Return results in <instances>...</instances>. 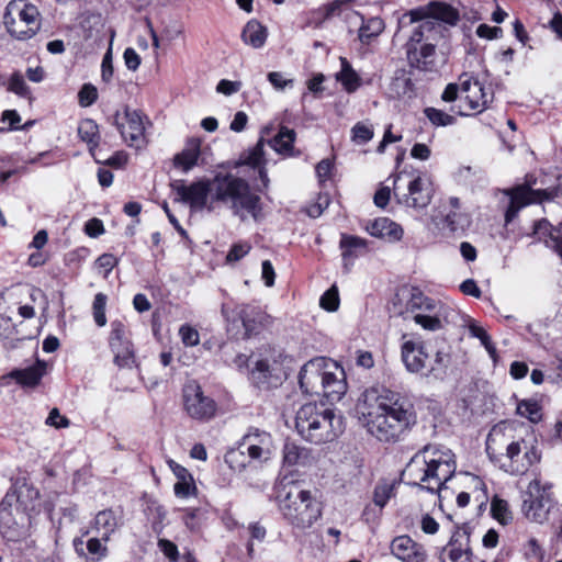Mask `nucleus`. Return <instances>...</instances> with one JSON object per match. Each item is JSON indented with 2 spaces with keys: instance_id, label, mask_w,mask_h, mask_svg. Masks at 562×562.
Segmentation results:
<instances>
[{
  "instance_id": "30",
  "label": "nucleus",
  "mask_w": 562,
  "mask_h": 562,
  "mask_svg": "<svg viewBox=\"0 0 562 562\" xmlns=\"http://www.w3.org/2000/svg\"><path fill=\"white\" fill-rule=\"evenodd\" d=\"M168 465L175 476L178 479V482L173 486L176 496L186 498L194 495L196 492V486L192 474L184 467L180 465L173 460H169Z\"/></svg>"
},
{
  "instance_id": "29",
  "label": "nucleus",
  "mask_w": 562,
  "mask_h": 562,
  "mask_svg": "<svg viewBox=\"0 0 562 562\" xmlns=\"http://www.w3.org/2000/svg\"><path fill=\"white\" fill-rule=\"evenodd\" d=\"M201 156V139L191 137L187 140L184 148L173 158V165L188 172L198 165Z\"/></svg>"
},
{
  "instance_id": "11",
  "label": "nucleus",
  "mask_w": 562,
  "mask_h": 562,
  "mask_svg": "<svg viewBox=\"0 0 562 562\" xmlns=\"http://www.w3.org/2000/svg\"><path fill=\"white\" fill-rule=\"evenodd\" d=\"M182 406L186 414L198 422H209L217 412L216 402L206 395L195 380L188 381L182 387Z\"/></svg>"
},
{
  "instance_id": "39",
  "label": "nucleus",
  "mask_w": 562,
  "mask_h": 562,
  "mask_svg": "<svg viewBox=\"0 0 562 562\" xmlns=\"http://www.w3.org/2000/svg\"><path fill=\"white\" fill-rule=\"evenodd\" d=\"M295 140L294 130L282 126L278 134L268 142L271 148L282 155H291Z\"/></svg>"
},
{
  "instance_id": "10",
  "label": "nucleus",
  "mask_w": 562,
  "mask_h": 562,
  "mask_svg": "<svg viewBox=\"0 0 562 562\" xmlns=\"http://www.w3.org/2000/svg\"><path fill=\"white\" fill-rule=\"evenodd\" d=\"M170 188L177 194L175 202L188 204L193 211L214 210L212 179L202 178L190 184H186L183 180H176L170 183Z\"/></svg>"
},
{
  "instance_id": "13",
  "label": "nucleus",
  "mask_w": 562,
  "mask_h": 562,
  "mask_svg": "<svg viewBox=\"0 0 562 562\" xmlns=\"http://www.w3.org/2000/svg\"><path fill=\"white\" fill-rule=\"evenodd\" d=\"M462 93L461 104L458 106L460 115H468L469 111L482 112L493 101V92L477 80L467 74L459 78Z\"/></svg>"
},
{
  "instance_id": "43",
  "label": "nucleus",
  "mask_w": 562,
  "mask_h": 562,
  "mask_svg": "<svg viewBox=\"0 0 562 562\" xmlns=\"http://www.w3.org/2000/svg\"><path fill=\"white\" fill-rule=\"evenodd\" d=\"M307 458V450L294 442H286L283 448V462L290 467L302 464Z\"/></svg>"
},
{
  "instance_id": "47",
  "label": "nucleus",
  "mask_w": 562,
  "mask_h": 562,
  "mask_svg": "<svg viewBox=\"0 0 562 562\" xmlns=\"http://www.w3.org/2000/svg\"><path fill=\"white\" fill-rule=\"evenodd\" d=\"M8 90L20 95L29 97L31 91L21 72L15 71L8 81Z\"/></svg>"
},
{
  "instance_id": "48",
  "label": "nucleus",
  "mask_w": 562,
  "mask_h": 562,
  "mask_svg": "<svg viewBox=\"0 0 562 562\" xmlns=\"http://www.w3.org/2000/svg\"><path fill=\"white\" fill-rule=\"evenodd\" d=\"M322 308L328 312H335L339 307V294L336 285L330 286L319 300Z\"/></svg>"
},
{
  "instance_id": "31",
  "label": "nucleus",
  "mask_w": 562,
  "mask_h": 562,
  "mask_svg": "<svg viewBox=\"0 0 562 562\" xmlns=\"http://www.w3.org/2000/svg\"><path fill=\"white\" fill-rule=\"evenodd\" d=\"M46 373V362L37 360L35 364L21 370H13L10 376L23 386L33 387Z\"/></svg>"
},
{
  "instance_id": "6",
  "label": "nucleus",
  "mask_w": 562,
  "mask_h": 562,
  "mask_svg": "<svg viewBox=\"0 0 562 562\" xmlns=\"http://www.w3.org/2000/svg\"><path fill=\"white\" fill-rule=\"evenodd\" d=\"M335 372L328 371V361L317 357L306 362L299 374L301 390L306 394H322L334 403L341 400L347 392L345 372L336 363Z\"/></svg>"
},
{
  "instance_id": "18",
  "label": "nucleus",
  "mask_w": 562,
  "mask_h": 562,
  "mask_svg": "<svg viewBox=\"0 0 562 562\" xmlns=\"http://www.w3.org/2000/svg\"><path fill=\"white\" fill-rule=\"evenodd\" d=\"M411 27L409 35L405 43V53L420 46L429 41H440L442 36V26L438 22L422 18L405 26ZM404 30V27L402 29Z\"/></svg>"
},
{
  "instance_id": "59",
  "label": "nucleus",
  "mask_w": 562,
  "mask_h": 562,
  "mask_svg": "<svg viewBox=\"0 0 562 562\" xmlns=\"http://www.w3.org/2000/svg\"><path fill=\"white\" fill-rule=\"evenodd\" d=\"M327 20L328 18L325 15L322 8L319 7L318 9L313 10L308 13L305 26L319 29Z\"/></svg>"
},
{
  "instance_id": "23",
  "label": "nucleus",
  "mask_w": 562,
  "mask_h": 562,
  "mask_svg": "<svg viewBox=\"0 0 562 562\" xmlns=\"http://www.w3.org/2000/svg\"><path fill=\"white\" fill-rule=\"evenodd\" d=\"M88 535L89 530H86L81 537L75 538L72 541L74 549L86 562H98L106 557L108 548L102 538L92 537L85 541L83 538Z\"/></svg>"
},
{
  "instance_id": "42",
  "label": "nucleus",
  "mask_w": 562,
  "mask_h": 562,
  "mask_svg": "<svg viewBox=\"0 0 562 562\" xmlns=\"http://www.w3.org/2000/svg\"><path fill=\"white\" fill-rule=\"evenodd\" d=\"M517 414L535 424L542 418L541 406L536 400L520 401L517 404Z\"/></svg>"
},
{
  "instance_id": "16",
  "label": "nucleus",
  "mask_w": 562,
  "mask_h": 562,
  "mask_svg": "<svg viewBox=\"0 0 562 562\" xmlns=\"http://www.w3.org/2000/svg\"><path fill=\"white\" fill-rule=\"evenodd\" d=\"M239 443L241 450L247 452L249 461L259 463L268 461L274 449L271 435L258 428H249Z\"/></svg>"
},
{
  "instance_id": "64",
  "label": "nucleus",
  "mask_w": 562,
  "mask_h": 562,
  "mask_svg": "<svg viewBox=\"0 0 562 562\" xmlns=\"http://www.w3.org/2000/svg\"><path fill=\"white\" fill-rule=\"evenodd\" d=\"M158 547L168 559L177 561L179 553L178 548L173 542L167 539H160L158 541Z\"/></svg>"
},
{
  "instance_id": "2",
  "label": "nucleus",
  "mask_w": 562,
  "mask_h": 562,
  "mask_svg": "<svg viewBox=\"0 0 562 562\" xmlns=\"http://www.w3.org/2000/svg\"><path fill=\"white\" fill-rule=\"evenodd\" d=\"M457 469L451 450L436 446H426L407 464L404 474L409 484L430 493H439L453 476Z\"/></svg>"
},
{
  "instance_id": "28",
  "label": "nucleus",
  "mask_w": 562,
  "mask_h": 562,
  "mask_svg": "<svg viewBox=\"0 0 562 562\" xmlns=\"http://www.w3.org/2000/svg\"><path fill=\"white\" fill-rule=\"evenodd\" d=\"M428 355L419 342L407 340L402 345V360L412 373H418L426 368Z\"/></svg>"
},
{
  "instance_id": "7",
  "label": "nucleus",
  "mask_w": 562,
  "mask_h": 562,
  "mask_svg": "<svg viewBox=\"0 0 562 562\" xmlns=\"http://www.w3.org/2000/svg\"><path fill=\"white\" fill-rule=\"evenodd\" d=\"M537 447L533 443V437L530 438L515 437L513 435V428L507 426L494 427L486 439V452L491 459H494L503 454L508 459L509 463L506 471L514 475L525 474L529 470V463L526 461L518 462L517 456L525 453L526 450H536Z\"/></svg>"
},
{
  "instance_id": "38",
  "label": "nucleus",
  "mask_w": 562,
  "mask_h": 562,
  "mask_svg": "<svg viewBox=\"0 0 562 562\" xmlns=\"http://www.w3.org/2000/svg\"><path fill=\"white\" fill-rule=\"evenodd\" d=\"M339 61L341 69L336 75V79L342 85L347 92H355L360 87V77L346 57H340Z\"/></svg>"
},
{
  "instance_id": "44",
  "label": "nucleus",
  "mask_w": 562,
  "mask_h": 562,
  "mask_svg": "<svg viewBox=\"0 0 562 562\" xmlns=\"http://www.w3.org/2000/svg\"><path fill=\"white\" fill-rule=\"evenodd\" d=\"M491 513L502 525H507L513 519L508 503L497 496L492 499Z\"/></svg>"
},
{
  "instance_id": "3",
  "label": "nucleus",
  "mask_w": 562,
  "mask_h": 562,
  "mask_svg": "<svg viewBox=\"0 0 562 562\" xmlns=\"http://www.w3.org/2000/svg\"><path fill=\"white\" fill-rule=\"evenodd\" d=\"M276 497L283 519L294 529H308L322 517L321 503L299 482L284 477L277 486Z\"/></svg>"
},
{
  "instance_id": "37",
  "label": "nucleus",
  "mask_w": 562,
  "mask_h": 562,
  "mask_svg": "<svg viewBox=\"0 0 562 562\" xmlns=\"http://www.w3.org/2000/svg\"><path fill=\"white\" fill-rule=\"evenodd\" d=\"M389 89L394 98L411 97L414 91V83L406 70L398 69L395 71Z\"/></svg>"
},
{
  "instance_id": "57",
  "label": "nucleus",
  "mask_w": 562,
  "mask_h": 562,
  "mask_svg": "<svg viewBox=\"0 0 562 562\" xmlns=\"http://www.w3.org/2000/svg\"><path fill=\"white\" fill-rule=\"evenodd\" d=\"M373 137V131L371 127L362 124L357 123L352 127V140H355L358 144H364L368 143Z\"/></svg>"
},
{
  "instance_id": "25",
  "label": "nucleus",
  "mask_w": 562,
  "mask_h": 562,
  "mask_svg": "<svg viewBox=\"0 0 562 562\" xmlns=\"http://www.w3.org/2000/svg\"><path fill=\"white\" fill-rule=\"evenodd\" d=\"M407 312L412 313L413 316L416 314L430 315L435 313H440L445 311H450L451 308L441 302H438L427 295H425L418 289H413L411 292V296L406 303Z\"/></svg>"
},
{
  "instance_id": "50",
  "label": "nucleus",
  "mask_w": 562,
  "mask_h": 562,
  "mask_svg": "<svg viewBox=\"0 0 562 562\" xmlns=\"http://www.w3.org/2000/svg\"><path fill=\"white\" fill-rule=\"evenodd\" d=\"M450 363V357L448 353L438 351L435 356L434 364L430 367L429 372L435 378H442L446 374L447 368Z\"/></svg>"
},
{
  "instance_id": "36",
  "label": "nucleus",
  "mask_w": 562,
  "mask_h": 562,
  "mask_svg": "<svg viewBox=\"0 0 562 562\" xmlns=\"http://www.w3.org/2000/svg\"><path fill=\"white\" fill-rule=\"evenodd\" d=\"M360 18L362 23L358 31V38L362 44L369 45L384 31L385 24L379 16L370 18L368 20H364L362 15H360Z\"/></svg>"
},
{
  "instance_id": "8",
  "label": "nucleus",
  "mask_w": 562,
  "mask_h": 562,
  "mask_svg": "<svg viewBox=\"0 0 562 562\" xmlns=\"http://www.w3.org/2000/svg\"><path fill=\"white\" fill-rule=\"evenodd\" d=\"M3 24L13 38L25 41L40 30V12L26 0H11L5 7Z\"/></svg>"
},
{
  "instance_id": "60",
  "label": "nucleus",
  "mask_w": 562,
  "mask_h": 562,
  "mask_svg": "<svg viewBox=\"0 0 562 562\" xmlns=\"http://www.w3.org/2000/svg\"><path fill=\"white\" fill-rule=\"evenodd\" d=\"M476 35L481 38L494 40L503 35V30L498 26H490L487 24H480L476 29Z\"/></svg>"
},
{
  "instance_id": "26",
  "label": "nucleus",
  "mask_w": 562,
  "mask_h": 562,
  "mask_svg": "<svg viewBox=\"0 0 562 562\" xmlns=\"http://www.w3.org/2000/svg\"><path fill=\"white\" fill-rule=\"evenodd\" d=\"M438 42L439 41H429L406 52L411 66L424 71L432 70L435 67L436 46Z\"/></svg>"
},
{
  "instance_id": "14",
  "label": "nucleus",
  "mask_w": 562,
  "mask_h": 562,
  "mask_svg": "<svg viewBox=\"0 0 562 562\" xmlns=\"http://www.w3.org/2000/svg\"><path fill=\"white\" fill-rule=\"evenodd\" d=\"M422 18L434 20L439 24L440 22H445L447 24L454 25L459 21V12L450 4L430 2L425 8H417L404 13L398 19V27L403 29L407 24H411L416 20H420Z\"/></svg>"
},
{
  "instance_id": "52",
  "label": "nucleus",
  "mask_w": 562,
  "mask_h": 562,
  "mask_svg": "<svg viewBox=\"0 0 562 562\" xmlns=\"http://www.w3.org/2000/svg\"><path fill=\"white\" fill-rule=\"evenodd\" d=\"M105 303L106 296L103 293H98L93 301V316L98 326H104L106 323L105 317Z\"/></svg>"
},
{
  "instance_id": "1",
  "label": "nucleus",
  "mask_w": 562,
  "mask_h": 562,
  "mask_svg": "<svg viewBox=\"0 0 562 562\" xmlns=\"http://www.w3.org/2000/svg\"><path fill=\"white\" fill-rule=\"evenodd\" d=\"M361 414L367 430L382 442H396L416 424L413 402L386 387H370L362 394Z\"/></svg>"
},
{
  "instance_id": "41",
  "label": "nucleus",
  "mask_w": 562,
  "mask_h": 562,
  "mask_svg": "<svg viewBox=\"0 0 562 562\" xmlns=\"http://www.w3.org/2000/svg\"><path fill=\"white\" fill-rule=\"evenodd\" d=\"M225 462L229 465L231 469L235 471H243L254 461H249L247 452L241 450V446L238 442L237 448L231 449L226 452Z\"/></svg>"
},
{
  "instance_id": "17",
  "label": "nucleus",
  "mask_w": 562,
  "mask_h": 562,
  "mask_svg": "<svg viewBox=\"0 0 562 562\" xmlns=\"http://www.w3.org/2000/svg\"><path fill=\"white\" fill-rule=\"evenodd\" d=\"M109 345L114 353L115 364L120 368H132L135 363L134 349L127 337V330L121 321L111 323Z\"/></svg>"
},
{
  "instance_id": "46",
  "label": "nucleus",
  "mask_w": 562,
  "mask_h": 562,
  "mask_svg": "<svg viewBox=\"0 0 562 562\" xmlns=\"http://www.w3.org/2000/svg\"><path fill=\"white\" fill-rule=\"evenodd\" d=\"M424 113L427 119L436 126H448L454 124L456 122L454 116L435 108H426Z\"/></svg>"
},
{
  "instance_id": "33",
  "label": "nucleus",
  "mask_w": 562,
  "mask_h": 562,
  "mask_svg": "<svg viewBox=\"0 0 562 562\" xmlns=\"http://www.w3.org/2000/svg\"><path fill=\"white\" fill-rule=\"evenodd\" d=\"M267 37V27L255 19L248 21L241 32L243 42L254 48H261L265 45Z\"/></svg>"
},
{
  "instance_id": "54",
  "label": "nucleus",
  "mask_w": 562,
  "mask_h": 562,
  "mask_svg": "<svg viewBox=\"0 0 562 562\" xmlns=\"http://www.w3.org/2000/svg\"><path fill=\"white\" fill-rule=\"evenodd\" d=\"M78 98L81 106H90L97 101V88L91 83H85L78 93Z\"/></svg>"
},
{
  "instance_id": "51",
  "label": "nucleus",
  "mask_w": 562,
  "mask_h": 562,
  "mask_svg": "<svg viewBox=\"0 0 562 562\" xmlns=\"http://www.w3.org/2000/svg\"><path fill=\"white\" fill-rule=\"evenodd\" d=\"M179 336L182 344L187 347H194L200 344L199 331L188 324H184L179 328Z\"/></svg>"
},
{
  "instance_id": "5",
  "label": "nucleus",
  "mask_w": 562,
  "mask_h": 562,
  "mask_svg": "<svg viewBox=\"0 0 562 562\" xmlns=\"http://www.w3.org/2000/svg\"><path fill=\"white\" fill-rule=\"evenodd\" d=\"M295 429L305 441L321 445L338 437L342 431V420L323 404L307 403L295 414Z\"/></svg>"
},
{
  "instance_id": "20",
  "label": "nucleus",
  "mask_w": 562,
  "mask_h": 562,
  "mask_svg": "<svg viewBox=\"0 0 562 562\" xmlns=\"http://www.w3.org/2000/svg\"><path fill=\"white\" fill-rule=\"evenodd\" d=\"M222 314L228 322H235L238 318L243 324L246 337L256 334L265 319L263 313L258 307L251 305H237L232 312L223 305Z\"/></svg>"
},
{
  "instance_id": "61",
  "label": "nucleus",
  "mask_w": 562,
  "mask_h": 562,
  "mask_svg": "<svg viewBox=\"0 0 562 562\" xmlns=\"http://www.w3.org/2000/svg\"><path fill=\"white\" fill-rule=\"evenodd\" d=\"M241 88L240 81H231L226 79H222L217 86L216 91L218 93L225 94V95H232L236 92H238Z\"/></svg>"
},
{
  "instance_id": "24",
  "label": "nucleus",
  "mask_w": 562,
  "mask_h": 562,
  "mask_svg": "<svg viewBox=\"0 0 562 562\" xmlns=\"http://www.w3.org/2000/svg\"><path fill=\"white\" fill-rule=\"evenodd\" d=\"M14 495L7 494L0 503V532L9 541H16L25 535L22 526L13 518L11 513V501Z\"/></svg>"
},
{
  "instance_id": "45",
  "label": "nucleus",
  "mask_w": 562,
  "mask_h": 562,
  "mask_svg": "<svg viewBox=\"0 0 562 562\" xmlns=\"http://www.w3.org/2000/svg\"><path fill=\"white\" fill-rule=\"evenodd\" d=\"M78 134L80 138L91 145L90 147L97 146L98 138V125L92 120H85L79 124Z\"/></svg>"
},
{
  "instance_id": "63",
  "label": "nucleus",
  "mask_w": 562,
  "mask_h": 562,
  "mask_svg": "<svg viewBox=\"0 0 562 562\" xmlns=\"http://www.w3.org/2000/svg\"><path fill=\"white\" fill-rule=\"evenodd\" d=\"M270 372L269 362L265 359H259L254 362V367L251 368V374L255 379L261 380L266 379Z\"/></svg>"
},
{
  "instance_id": "12",
  "label": "nucleus",
  "mask_w": 562,
  "mask_h": 562,
  "mask_svg": "<svg viewBox=\"0 0 562 562\" xmlns=\"http://www.w3.org/2000/svg\"><path fill=\"white\" fill-rule=\"evenodd\" d=\"M400 179L401 175L395 178L393 189L398 204L414 210H423L430 204L435 188L429 178L418 175L408 181L406 190L403 191L397 186Z\"/></svg>"
},
{
  "instance_id": "55",
  "label": "nucleus",
  "mask_w": 562,
  "mask_h": 562,
  "mask_svg": "<svg viewBox=\"0 0 562 562\" xmlns=\"http://www.w3.org/2000/svg\"><path fill=\"white\" fill-rule=\"evenodd\" d=\"M268 80L276 90L282 91L293 86V79L286 78L283 72L271 71L268 74Z\"/></svg>"
},
{
  "instance_id": "19",
  "label": "nucleus",
  "mask_w": 562,
  "mask_h": 562,
  "mask_svg": "<svg viewBox=\"0 0 562 562\" xmlns=\"http://www.w3.org/2000/svg\"><path fill=\"white\" fill-rule=\"evenodd\" d=\"M439 559L441 562H473L469 533L454 531L449 542L442 548Z\"/></svg>"
},
{
  "instance_id": "15",
  "label": "nucleus",
  "mask_w": 562,
  "mask_h": 562,
  "mask_svg": "<svg viewBox=\"0 0 562 562\" xmlns=\"http://www.w3.org/2000/svg\"><path fill=\"white\" fill-rule=\"evenodd\" d=\"M115 125L128 146L140 147L145 143V116L138 110L126 108L123 115L115 114Z\"/></svg>"
},
{
  "instance_id": "9",
  "label": "nucleus",
  "mask_w": 562,
  "mask_h": 562,
  "mask_svg": "<svg viewBox=\"0 0 562 562\" xmlns=\"http://www.w3.org/2000/svg\"><path fill=\"white\" fill-rule=\"evenodd\" d=\"M536 183L537 180L533 176H527L524 184L505 191L506 195L509 196V205L505 214L506 222H510L522 207L529 204L551 201L558 196L559 188L535 190L532 187Z\"/></svg>"
},
{
  "instance_id": "56",
  "label": "nucleus",
  "mask_w": 562,
  "mask_h": 562,
  "mask_svg": "<svg viewBox=\"0 0 562 562\" xmlns=\"http://www.w3.org/2000/svg\"><path fill=\"white\" fill-rule=\"evenodd\" d=\"M90 153L94 157V159L98 164H105V165H109V166L115 167V168L123 167L127 161V156L123 151H117L113 156H111L110 158H108L105 160L101 159L95 154V151H93V147H90Z\"/></svg>"
},
{
  "instance_id": "34",
  "label": "nucleus",
  "mask_w": 562,
  "mask_h": 562,
  "mask_svg": "<svg viewBox=\"0 0 562 562\" xmlns=\"http://www.w3.org/2000/svg\"><path fill=\"white\" fill-rule=\"evenodd\" d=\"M117 527L119 519L113 510L104 509L95 515L93 528L100 535L104 543L110 540L111 535L115 532Z\"/></svg>"
},
{
  "instance_id": "53",
  "label": "nucleus",
  "mask_w": 562,
  "mask_h": 562,
  "mask_svg": "<svg viewBox=\"0 0 562 562\" xmlns=\"http://www.w3.org/2000/svg\"><path fill=\"white\" fill-rule=\"evenodd\" d=\"M250 249L251 246L247 241L234 244L226 256V262L233 263L239 261L241 258L249 254Z\"/></svg>"
},
{
  "instance_id": "49",
  "label": "nucleus",
  "mask_w": 562,
  "mask_h": 562,
  "mask_svg": "<svg viewBox=\"0 0 562 562\" xmlns=\"http://www.w3.org/2000/svg\"><path fill=\"white\" fill-rule=\"evenodd\" d=\"M393 485L389 483H379L374 487L373 502L376 506L383 508L393 494Z\"/></svg>"
},
{
  "instance_id": "35",
  "label": "nucleus",
  "mask_w": 562,
  "mask_h": 562,
  "mask_svg": "<svg viewBox=\"0 0 562 562\" xmlns=\"http://www.w3.org/2000/svg\"><path fill=\"white\" fill-rule=\"evenodd\" d=\"M453 314V310L435 313L430 315L416 314L413 319L423 329L429 331H438L443 329L445 325L449 323L450 316Z\"/></svg>"
},
{
  "instance_id": "40",
  "label": "nucleus",
  "mask_w": 562,
  "mask_h": 562,
  "mask_svg": "<svg viewBox=\"0 0 562 562\" xmlns=\"http://www.w3.org/2000/svg\"><path fill=\"white\" fill-rule=\"evenodd\" d=\"M265 140L261 137L258 143L248 151H245L240 155L239 160L236 166H249L252 168L261 167L266 164L265 160V151H263Z\"/></svg>"
},
{
  "instance_id": "22",
  "label": "nucleus",
  "mask_w": 562,
  "mask_h": 562,
  "mask_svg": "<svg viewBox=\"0 0 562 562\" xmlns=\"http://www.w3.org/2000/svg\"><path fill=\"white\" fill-rule=\"evenodd\" d=\"M392 554L403 562H426L427 552L423 544L409 536H398L391 542Z\"/></svg>"
},
{
  "instance_id": "62",
  "label": "nucleus",
  "mask_w": 562,
  "mask_h": 562,
  "mask_svg": "<svg viewBox=\"0 0 562 562\" xmlns=\"http://www.w3.org/2000/svg\"><path fill=\"white\" fill-rule=\"evenodd\" d=\"M46 424L55 428H66L69 426V420L60 415L58 408H53L48 414Z\"/></svg>"
},
{
  "instance_id": "32",
  "label": "nucleus",
  "mask_w": 562,
  "mask_h": 562,
  "mask_svg": "<svg viewBox=\"0 0 562 562\" xmlns=\"http://www.w3.org/2000/svg\"><path fill=\"white\" fill-rule=\"evenodd\" d=\"M340 248L342 250L341 256L345 268L348 269L349 265L352 263V259L366 251L367 240L358 236L342 234L340 238Z\"/></svg>"
},
{
  "instance_id": "58",
  "label": "nucleus",
  "mask_w": 562,
  "mask_h": 562,
  "mask_svg": "<svg viewBox=\"0 0 562 562\" xmlns=\"http://www.w3.org/2000/svg\"><path fill=\"white\" fill-rule=\"evenodd\" d=\"M117 263V258L112 254H103L95 260V267L104 270L105 278Z\"/></svg>"
},
{
  "instance_id": "21",
  "label": "nucleus",
  "mask_w": 562,
  "mask_h": 562,
  "mask_svg": "<svg viewBox=\"0 0 562 562\" xmlns=\"http://www.w3.org/2000/svg\"><path fill=\"white\" fill-rule=\"evenodd\" d=\"M522 512L532 521L542 524L547 520L549 508L543 501L539 480H533L529 483L528 491L522 501Z\"/></svg>"
},
{
  "instance_id": "4",
  "label": "nucleus",
  "mask_w": 562,
  "mask_h": 562,
  "mask_svg": "<svg viewBox=\"0 0 562 562\" xmlns=\"http://www.w3.org/2000/svg\"><path fill=\"white\" fill-rule=\"evenodd\" d=\"M212 203L229 204L233 213L241 221L251 216L260 217V198L255 194L247 180L231 172H218L213 178Z\"/></svg>"
},
{
  "instance_id": "27",
  "label": "nucleus",
  "mask_w": 562,
  "mask_h": 562,
  "mask_svg": "<svg viewBox=\"0 0 562 562\" xmlns=\"http://www.w3.org/2000/svg\"><path fill=\"white\" fill-rule=\"evenodd\" d=\"M367 232L376 238L386 239L395 243L402 239L404 235L403 227L389 217H379L367 225Z\"/></svg>"
}]
</instances>
